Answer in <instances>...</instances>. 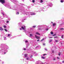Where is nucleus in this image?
<instances>
[{"label": "nucleus", "instance_id": "1", "mask_svg": "<svg viewBox=\"0 0 64 64\" xmlns=\"http://www.w3.org/2000/svg\"><path fill=\"white\" fill-rule=\"evenodd\" d=\"M0 2L2 3V4H4V3H5V0H0Z\"/></svg>", "mask_w": 64, "mask_h": 64}, {"label": "nucleus", "instance_id": "2", "mask_svg": "<svg viewBox=\"0 0 64 64\" xmlns=\"http://www.w3.org/2000/svg\"><path fill=\"white\" fill-rule=\"evenodd\" d=\"M26 28V26L24 25H23L22 26V28L23 30H24L25 29V28Z\"/></svg>", "mask_w": 64, "mask_h": 64}, {"label": "nucleus", "instance_id": "3", "mask_svg": "<svg viewBox=\"0 0 64 64\" xmlns=\"http://www.w3.org/2000/svg\"><path fill=\"white\" fill-rule=\"evenodd\" d=\"M35 37L36 38V39H39L40 38V37L38 36H36V35H35Z\"/></svg>", "mask_w": 64, "mask_h": 64}, {"label": "nucleus", "instance_id": "4", "mask_svg": "<svg viewBox=\"0 0 64 64\" xmlns=\"http://www.w3.org/2000/svg\"><path fill=\"white\" fill-rule=\"evenodd\" d=\"M28 56V54H24V56L25 57H27Z\"/></svg>", "mask_w": 64, "mask_h": 64}, {"label": "nucleus", "instance_id": "5", "mask_svg": "<svg viewBox=\"0 0 64 64\" xmlns=\"http://www.w3.org/2000/svg\"><path fill=\"white\" fill-rule=\"evenodd\" d=\"M3 30H4L3 28H2L1 27H0V30L1 31H3Z\"/></svg>", "mask_w": 64, "mask_h": 64}, {"label": "nucleus", "instance_id": "6", "mask_svg": "<svg viewBox=\"0 0 64 64\" xmlns=\"http://www.w3.org/2000/svg\"><path fill=\"white\" fill-rule=\"evenodd\" d=\"M56 24L55 23H54L53 24H52V26L54 27V26H56Z\"/></svg>", "mask_w": 64, "mask_h": 64}, {"label": "nucleus", "instance_id": "7", "mask_svg": "<svg viewBox=\"0 0 64 64\" xmlns=\"http://www.w3.org/2000/svg\"><path fill=\"white\" fill-rule=\"evenodd\" d=\"M31 15H35V13H32L31 14Z\"/></svg>", "mask_w": 64, "mask_h": 64}, {"label": "nucleus", "instance_id": "8", "mask_svg": "<svg viewBox=\"0 0 64 64\" xmlns=\"http://www.w3.org/2000/svg\"><path fill=\"white\" fill-rule=\"evenodd\" d=\"M36 34H37V35H40V34H39V33L38 32H37L36 33Z\"/></svg>", "mask_w": 64, "mask_h": 64}, {"label": "nucleus", "instance_id": "9", "mask_svg": "<svg viewBox=\"0 0 64 64\" xmlns=\"http://www.w3.org/2000/svg\"><path fill=\"white\" fill-rule=\"evenodd\" d=\"M50 34H52V35H53V32H50Z\"/></svg>", "mask_w": 64, "mask_h": 64}, {"label": "nucleus", "instance_id": "10", "mask_svg": "<svg viewBox=\"0 0 64 64\" xmlns=\"http://www.w3.org/2000/svg\"><path fill=\"white\" fill-rule=\"evenodd\" d=\"M60 30H64V28H61L60 29Z\"/></svg>", "mask_w": 64, "mask_h": 64}, {"label": "nucleus", "instance_id": "11", "mask_svg": "<svg viewBox=\"0 0 64 64\" xmlns=\"http://www.w3.org/2000/svg\"><path fill=\"white\" fill-rule=\"evenodd\" d=\"M55 42H58V40H55Z\"/></svg>", "mask_w": 64, "mask_h": 64}, {"label": "nucleus", "instance_id": "12", "mask_svg": "<svg viewBox=\"0 0 64 64\" xmlns=\"http://www.w3.org/2000/svg\"><path fill=\"white\" fill-rule=\"evenodd\" d=\"M52 40H50L49 42L50 43V42H52Z\"/></svg>", "mask_w": 64, "mask_h": 64}, {"label": "nucleus", "instance_id": "13", "mask_svg": "<svg viewBox=\"0 0 64 64\" xmlns=\"http://www.w3.org/2000/svg\"><path fill=\"white\" fill-rule=\"evenodd\" d=\"M26 60H29V58H26Z\"/></svg>", "mask_w": 64, "mask_h": 64}, {"label": "nucleus", "instance_id": "14", "mask_svg": "<svg viewBox=\"0 0 64 64\" xmlns=\"http://www.w3.org/2000/svg\"><path fill=\"white\" fill-rule=\"evenodd\" d=\"M43 40H44V38H43L42 40H41V41H43Z\"/></svg>", "mask_w": 64, "mask_h": 64}, {"label": "nucleus", "instance_id": "15", "mask_svg": "<svg viewBox=\"0 0 64 64\" xmlns=\"http://www.w3.org/2000/svg\"><path fill=\"white\" fill-rule=\"evenodd\" d=\"M32 34H30V37H31L32 36Z\"/></svg>", "mask_w": 64, "mask_h": 64}, {"label": "nucleus", "instance_id": "16", "mask_svg": "<svg viewBox=\"0 0 64 64\" xmlns=\"http://www.w3.org/2000/svg\"><path fill=\"white\" fill-rule=\"evenodd\" d=\"M61 2V3H63V0H61L60 1Z\"/></svg>", "mask_w": 64, "mask_h": 64}, {"label": "nucleus", "instance_id": "17", "mask_svg": "<svg viewBox=\"0 0 64 64\" xmlns=\"http://www.w3.org/2000/svg\"><path fill=\"white\" fill-rule=\"evenodd\" d=\"M56 34H54L52 35V36H56Z\"/></svg>", "mask_w": 64, "mask_h": 64}, {"label": "nucleus", "instance_id": "18", "mask_svg": "<svg viewBox=\"0 0 64 64\" xmlns=\"http://www.w3.org/2000/svg\"><path fill=\"white\" fill-rule=\"evenodd\" d=\"M4 30L5 31H6V32H7V30H6V29H4Z\"/></svg>", "mask_w": 64, "mask_h": 64}, {"label": "nucleus", "instance_id": "19", "mask_svg": "<svg viewBox=\"0 0 64 64\" xmlns=\"http://www.w3.org/2000/svg\"><path fill=\"white\" fill-rule=\"evenodd\" d=\"M4 27L5 28H6V26H4Z\"/></svg>", "mask_w": 64, "mask_h": 64}, {"label": "nucleus", "instance_id": "20", "mask_svg": "<svg viewBox=\"0 0 64 64\" xmlns=\"http://www.w3.org/2000/svg\"><path fill=\"white\" fill-rule=\"evenodd\" d=\"M32 2L33 3H34V2H35V0H32Z\"/></svg>", "mask_w": 64, "mask_h": 64}, {"label": "nucleus", "instance_id": "21", "mask_svg": "<svg viewBox=\"0 0 64 64\" xmlns=\"http://www.w3.org/2000/svg\"><path fill=\"white\" fill-rule=\"evenodd\" d=\"M36 26H32V27L33 28H35V27H36Z\"/></svg>", "mask_w": 64, "mask_h": 64}, {"label": "nucleus", "instance_id": "22", "mask_svg": "<svg viewBox=\"0 0 64 64\" xmlns=\"http://www.w3.org/2000/svg\"><path fill=\"white\" fill-rule=\"evenodd\" d=\"M40 2L41 3H42V2H43V1H42V0H41Z\"/></svg>", "mask_w": 64, "mask_h": 64}, {"label": "nucleus", "instance_id": "23", "mask_svg": "<svg viewBox=\"0 0 64 64\" xmlns=\"http://www.w3.org/2000/svg\"><path fill=\"white\" fill-rule=\"evenodd\" d=\"M10 36V34H9L8 35V37H9V36Z\"/></svg>", "mask_w": 64, "mask_h": 64}, {"label": "nucleus", "instance_id": "24", "mask_svg": "<svg viewBox=\"0 0 64 64\" xmlns=\"http://www.w3.org/2000/svg\"><path fill=\"white\" fill-rule=\"evenodd\" d=\"M9 21H8L6 22V23H9Z\"/></svg>", "mask_w": 64, "mask_h": 64}, {"label": "nucleus", "instance_id": "25", "mask_svg": "<svg viewBox=\"0 0 64 64\" xmlns=\"http://www.w3.org/2000/svg\"><path fill=\"white\" fill-rule=\"evenodd\" d=\"M42 58L43 59H45V57H42Z\"/></svg>", "mask_w": 64, "mask_h": 64}, {"label": "nucleus", "instance_id": "26", "mask_svg": "<svg viewBox=\"0 0 64 64\" xmlns=\"http://www.w3.org/2000/svg\"><path fill=\"white\" fill-rule=\"evenodd\" d=\"M28 42V41L27 40H26L25 41V42L26 43H27Z\"/></svg>", "mask_w": 64, "mask_h": 64}, {"label": "nucleus", "instance_id": "27", "mask_svg": "<svg viewBox=\"0 0 64 64\" xmlns=\"http://www.w3.org/2000/svg\"><path fill=\"white\" fill-rule=\"evenodd\" d=\"M60 54H61L60 53H59L58 54V55L59 56H60Z\"/></svg>", "mask_w": 64, "mask_h": 64}, {"label": "nucleus", "instance_id": "28", "mask_svg": "<svg viewBox=\"0 0 64 64\" xmlns=\"http://www.w3.org/2000/svg\"><path fill=\"white\" fill-rule=\"evenodd\" d=\"M62 38H63V35L62 36Z\"/></svg>", "mask_w": 64, "mask_h": 64}, {"label": "nucleus", "instance_id": "29", "mask_svg": "<svg viewBox=\"0 0 64 64\" xmlns=\"http://www.w3.org/2000/svg\"><path fill=\"white\" fill-rule=\"evenodd\" d=\"M2 14H3V16H4V15L5 14H4L2 12Z\"/></svg>", "mask_w": 64, "mask_h": 64}, {"label": "nucleus", "instance_id": "30", "mask_svg": "<svg viewBox=\"0 0 64 64\" xmlns=\"http://www.w3.org/2000/svg\"><path fill=\"white\" fill-rule=\"evenodd\" d=\"M47 55V54H43V56H45V55Z\"/></svg>", "mask_w": 64, "mask_h": 64}, {"label": "nucleus", "instance_id": "31", "mask_svg": "<svg viewBox=\"0 0 64 64\" xmlns=\"http://www.w3.org/2000/svg\"><path fill=\"white\" fill-rule=\"evenodd\" d=\"M54 38H58V36H55Z\"/></svg>", "mask_w": 64, "mask_h": 64}, {"label": "nucleus", "instance_id": "32", "mask_svg": "<svg viewBox=\"0 0 64 64\" xmlns=\"http://www.w3.org/2000/svg\"><path fill=\"white\" fill-rule=\"evenodd\" d=\"M20 30H22V28H20Z\"/></svg>", "mask_w": 64, "mask_h": 64}, {"label": "nucleus", "instance_id": "33", "mask_svg": "<svg viewBox=\"0 0 64 64\" xmlns=\"http://www.w3.org/2000/svg\"><path fill=\"white\" fill-rule=\"evenodd\" d=\"M40 40H37V41H39Z\"/></svg>", "mask_w": 64, "mask_h": 64}, {"label": "nucleus", "instance_id": "34", "mask_svg": "<svg viewBox=\"0 0 64 64\" xmlns=\"http://www.w3.org/2000/svg\"><path fill=\"white\" fill-rule=\"evenodd\" d=\"M17 14H19V12H17Z\"/></svg>", "mask_w": 64, "mask_h": 64}, {"label": "nucleus", "instance_id": "35", "mask_svg": "<svg viewBox=\"0 0 64 64\" xmlns=\"http://www.w3.org/2000/svg\"><path fill=\"white\" fill-rule=\"evenodd\" d=\"M43 45H45V44H43Z\"/></svg>", "mask_w": 64, "mask_h": 64}, {"label": "nucleus", "instance_id": "36", "mask_svg": "<svg viewBox=\"0 0 64 64\" xmlns=\"http://www.w3.org/2000/svg\"><path fill=\"white\" fill-rule=\"evenodd\" d=\"M53 60H56V59L55 58H54Z\"/></svg>", "mask_w": 64, "mask_h": 64}, {"label": "nucleus", "instance_id": "37", "mask_svg": "<svg viewBox=\"0 0 64 64\" xmlns=\"http://www.w3.org/2000/svg\"><path fill=\"white\" fill-rule=\"evenodd\" d=\"M24 50H26V49H25V48H24Z\"/></svg>", "mask_w": 64, "mask_h": 64}, {"label": "nucleus", "instance_id": "38", "mask_svg": "<svg viewBox=\"0 0 64 64\" xmlns=\"http://www.w3.org/2000/svg\"><path fill=\"white\" fill-rule=\"evenodd\" d=\"M51 23H52V24H53V22H52Z\"/></svg>", "mask_w": 64, "mask_h": 64}, {"label": "nucleus", "instance_id": "39", "mask_svg": "<svg viewBox=\"0 0 64 64\" xmlns=\"http://www.w3.org/2000/svg\"><path fill=\"white\" fill-rule=\"evenodd\" d=\"M57 58H58V59H59V57H58Z\"/></svg>", "mask_w": 64, "mask_h": 64}, {"label": "nucleus", "instance_id": "40", "mask_svg": "<svg viewBox=\"0 0 64 64\" xmlns=\"http://www.w3.org/2000/svg\"><path fill=\"white\" fill-rule=\"evenodd\" d=\"M46 30H48V28L46 29Z\"/></svg>", "mask_w": 64, "mask_h": 64}, {"label": "nucleus", "instance_id": "41", "mask_svg": "<svg viewBox=\"0 0 64 64\" xmlns=\"http://www.w3.org/2000/svg\"><path fill=\"white\" fill-rule=\"evenodd\" d=\"M62 63H64V61H63L62 62Z\"/></svg>", "mask_w": 64, "mask_h": 64}, {"label": "nucleus", "instance_id": "42", "mask_svg": "<svg viewBox=\"0 0 64 64\" xmlns=\"http://www.w3.org/2000/svg\"><path fill=\"white\" fill-rule=\"evenodd\" d=\"M45 50H47V49L46 48L45 49Z\"/></svg>", "mask_w": 64, "mask_h": 64}, {"label": "nucleus", "instance_id": "43", "mask_svg": "<svg viewBox=\"0 0 64 64\" xmlns=\"http://www.w3.org/2000/svg\"><path fill=\"white\" fill-rule=\"evenodd\" d=\"M54 51L52 52L53 53H54Z\"/></svg>", "mask_w": 64, "mask_h": 64}, {"label": "nucleus", "instance_id": "44", "mask_svg": "<svg viewBox=\"0 0 64 64\" xmlns=\"http://www.w3.org/2000/svg\"><path fill=\"white\" fill-rule=\"evenodd\" d=\"M4 54H6V52H4Z\"/></svg>", "mask_w": 64, "mask_h": 64}, {"label": "nucleus", "instance_id": "45", "mask_svg": "<svg viewBox=\"0 0 64 64\" xmlns=\"http://www.w3.org/2000/svg\"><path fill=\"white\" fill-rule=\"evenodd\" d=\"M4 38H6V37H4Z\"/></svg>", "mask_w": 64, "mask_h": 64}]
</instances>
